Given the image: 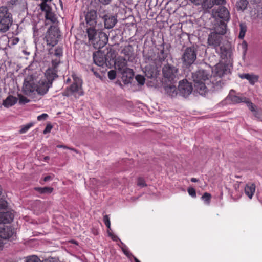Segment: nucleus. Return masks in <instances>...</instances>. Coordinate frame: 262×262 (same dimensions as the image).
<instances>
[{
    "label": "nucleus",
    "instance_id": "052dcab7",
    "mask_svg": "<svg viewBox=\"0 0 262 262\" xmlns=\"http://www.w3.org/2000/svg\"><path fill=\"white\" fill-rule=\"evenodd\" d=\"M254 115L256 118L262 121V112H256Z\"/></svg>",
    "mask_w": 262,
    "mask_h": 262
},
{
    "label": "nucleus",
    "instance_id": "2f4dec72",
    "mask_svg": "<svg viewBox=\"0 0 262 262\" xmlns=\"http://www.w3.org/2000/svg\"><path fill=\"white\" fill-rule=\"evenodd\" d=\"M255 190L254 184H247L245 188V192L247 195L251 199Z\"/></svg>",
    "mask_w": 262,
    "mask_h": 262
},
{
    "label": "nucleus",
    "instance_id": "79ce46f5",
    "mask_svg": "<svg viewBox=\"0 0 262 262\" xmlns=\"http://www.w3.org/2000/svg\"><path fill=\"white\" fill-rule=\"evenodd\" d=\"M135 79L137 81L138 84L141 85H144L145 79L143 76L137 75L135 76Z\"/></svg>",
    "mask_w": 262,
    "mask_h": 262
},
{
    "label": "nucleus",
    "instance_id": "e2e57ef3",
    "mask_svg": "<svg viewBox=\"0 0 262 262\" xmlns=\"http://www.w3.org/2000/svg\"><path fill=\"white\" fill-rule=\"evenodd\" d=\"M216 5H222L225 3V0H213Z\"/></svg>",
    "mask_w": 262,
    "mask_h": 262
},
{
    "label": "nucleus",
    "instance_id": "c03bdc74",
    "mask_svg": "<svg viewBox=\"0 0 262 262\" xmlns=\"http://www.w3.org/2000/svg\"><path fill=\"white\" fill-rule=\"evenodd\" d=\"M26 262H41L40 259L36 255L28 256Z\"/></svg>",
    "mask_w": 262,
    "mask_h": 262
},
{
    "label": "nucleus",
    "instance_id": "603ef678",
    "mask_svg": "<svg viewBox=\"0 0 262 262\" xmlns=\"http://www.w3.org/2000/svg\"><path fill=\"white\" fill-rule=\"evenodd\" d=\"M8 206V203L6 201L1 199L0 200V210L6 209Z\"/></svg>",
    "mask_w": 262,
    "mask_h": 262
},
{
    "label": "nucleus",
    "instance_id": "7ed1b4c3",
    "mask_svg": "<svg viewBox=\"0 0 262 262\" xmlns=\"http://www.w3.org/2000/svg\"><path fill=\"white\" fill-rule=\"evenodd\" d=\"M197 53V47L192 46L186 48L181 56L183 67L191 71L192 66L195 63L196 60Z\"/></svg>",
    "mask_w": 262,
    "mask_h": 262
},
{
    "label": "nucleus",
    "instance_id": "a18cd8bd",
    "mask_svg": "<svg viewBox=\"0 0 262 262\" xmlns=\"http://www.w3.org/2000/svg\"><path fill=\"white\" fill-rule=\"evenodd\" d=\"M18 96L19 98V103L20 104H24L30 102V100L27 97L21 94H19Z\"/></svg>",
    "mask_w": 262,
    "mask_h": 262
},
{
    "label": "nucleus",
    "instance_id": "6ab92c4d",
    "mask_svg": "<svg viewBox=\"0 0 262 262\" xmlns=\"http://www.w3.org/2000/svg\"><path fill=\"white\" fill-rule=\"evenodd\" d=\"M94 62L98 66H103L106 62V58L104 52L98 51L93 53Z\"/></svg>",
    "mask_w": 262,
    "mask_h": 262
},
{
    "label": "nucleus",
    "instance_id": "bb28decb",
    "mask_svg": "<svg viewBox=\"0 0 262 262\" xmlns=\"http://www.w3.org/2000/svg\"><path fill=\"white\" fill-rule=\"evenodd\" d=\"M127 60L123 57L118 58L115 62V68L119 72L125 70L127 68Z\"/></svg>",
    "mask_w": 262,
    "mask_h": 262
},
{
    "label": "nucleus",
    "instance_id": "a19ab883",
    "mask_svg": "<svg viewBox=\"0 0 262 262\" xmlns=\"http://www.w3.org/2000/svg\"><path fill=\"white\" fill-rule=\"evenodd\" d=\"M60 63V60L59 59L56 58V59H52V67L49 68V69H54L57 71V68Z\"/></svg>",
    "mask_w": 262,
    "mask_h": 262
},
{
    "label": "nucleus",
    "instance_id": "338daca9",
    "mask_svg": "<svg viewBox=\"0 0 262 262\" xmlns=\"http://www.w3.org/2000/svg\"><path fill=\"white\" fill-rule=\"evenodd\" d=\"M108 233L109 236L112 237V238L113 240L117 241L118 239L117 236L113 235L111 233H110L108 231Z\"/></svg>",
    "mask_w": 262,
    "mask_h": 262
},
{
    "label": "nucleus",
    "instance_id": "9d476101",
    "mask_svg": "<svg viewBox=\"0 0 262 262\" xmlns=\"http://www.w3.org/2000/svg\"><path fill=\"white\" fill-rule=\"evenodd\" d=\"M178 89L180 95L186 97L191 93L193 87L191 83L187 79H183L179 81Z\"/></svg>",
    "mask_w": 262,
    "mask_h": 262
},
{
    "label": "nucleus",
    "instance_id": "8fccbe9b",
    "mask_svg": "<svg viewBox=\"0 0 262 262\" xmlns=\"http://www.w3.org/2000/svg\"><path fill=\"white\" fill-rule=\"evenodd\" d=\"M202 199L204 200L207 203H209V201L211 199V194L207 192H205L202 196Z\"/></svg>",
    "mask_w": 262,
    "mask_h": 262
},
{
    "label": "nucleus",
    "instance_id": "dca6fc26",
    "mask_svg": "<svg viewBox=\"0 0 262 262\" xmlns=\"http://www.w3.org/2000/svg\"><path fill=\"white\" fill-rule=\"evenodd\" d=\"M51 86V83H48L45 79H41L36 84V92L38 94L43 96L48 92Z\"/></svg>",
    "mask_w": 262,
    "mask_h": 262
},
{
    "label": "nucleus",
    "instance_id": "4468645a",
    "mask_svg": "<svg viewBox=\"0 0 262 262\" xmlns=\"http://www.w3.org/2000/svg\"><path fill=\"white\" fill-rule=\"evenodd\" d=\"M161 65L156 64H149L144 67V72L148 78H156L159 74L158 67Z\"/></svg>",
    "mask_w": 262,
    "mask_h": 262
},
{
    "label": "nucleus",
    "instance_id": "412c9836",
    "mask_svg": "<svg viewBox=\"0 0 262 262\" xmlns=\"http://www.w3.org/2000/svg\"><path fill=\"white\" fill-rule=\"evenodd\" d=\"M215 13L217 16L223 21H228L230 20V13L227 9L224 6H219L216 10Z\"/></svg>",
    "mask_w": 262,
    "mask_h": 262
},
{
    "label": "nucleus",
    "instance_id": "4c0bfd02",
    "mask_svg": "<svg viewBox=\"0 0 262 262\" xmlns=\"http://www.w3.org/2000/svg\"><path fill=\"white\" fill-rule=\"evenodd\" d=\"M40 193H51L53 190L52 187H45L43 188L39 187L36 188Z\"/></svg>",
    "mask_w": 262,
    "mask_h": 262
},
{
    "label": "nucleus",
    "instance_id": "f704fd0d",
    "mask_svg": "<svg viewBox=\"0 0 262 262\" xmlns=\"http://www.w3.org/2000/svg\"><path fill=\"white\" fill-rule=\"evenodd\" d=\"M215 4L213 0H204L202 6L204 9H210Z\"/></svg>",
    "mask_w": 262,
    "mask_h": 262
},
{
    "label": "nucleus",
    "instance_id": "09e8293b",
    "mask_svg": "<svg viewBox=\"0 0 262 262\" xmlns=\"http://www.w3.org/2000/svg\"><path fill=\"white\" fill-rule=\"evenodd\" d=\"M116 77V72L115 70H111L108 72V77L110 80H114Z\"/></svg>",
    "mask_w": 262,
    "mask_h": 262
},
{
    "label": "nucleus",
    "instance_id": "bf43d9fd",
    "mask_svg": "<svg viewBox=\"0 0 262 262\" xmlns=\"http://www.w3.org/2000/svg\"><path fill=\"white\" fill-rule=\"evenodd\" d=\"M48 117V115L47 114H42L37 117V120L40 121L42 120H46Z\"/></svg>",
    "mask_w": 262,
    "mask_h": 262
},
{
    "label": "nucleus",
    "instance_id": "cd10ccee",
    "mask_svg": "<svg viewBox=\"0 0 262 262\" xmlns=\"http://www.w3.org/2000/svg\"><path fill=\"white\" fill-rule=\"evenodd\" d=\"M227 24L223 21H220V23L214 27V32L213 33H217L222 36L226 33Z\"/></svg>",
    "mask_w": 262,
    "mask_h": 262
},
{
    "label": "nucleus",
    "instance_id": "1a4fd4ad",
    "mask_svg": "<svg viewBox=\"0 0 262 262\" xmlns=\"http://www.w3.org/2000/svg\"><path fill=\"white\" fill-rule=\"evenodd\" d=\"M178 69L169 63L165 64L162 68L163 76L169 81H174L178 76Z\"/></svg>",
    "mask_w": 262,
    "mask_h": 262
},
{
    "label": "nucleus",
    "instance_id": "5701e85b",
    "mask_svg": "<svg viewBox=\"0 0 262 262\" xmlns=\"http://www.w3.org/2000/svg\"><path fill=\"white\" fill-rule=\"evenodd\" d=\"M14 219L13 214L10 211H0V224H8Z\"/></svg>",
    "mask_w": 262,
    "mask_h": 262
},
{
    "label": "nucleus",
    "instance_id": "a878e982",
    "mask_svg": "<svg viewBox=\"0 0 262 262\" xmlns=\"http://www.w3.org/2000/svg\"><path fill=\"white\" fill-rule=\"evenodd\" d=\"M163 88L165 93L171 97H174L178 94L176 86L172 83L164 84Z\"/></svg>",
    "mask_w": 262,
    "mask_h": 262
},
{
    "label": "nucleus",
    "instance_id": "f03ea898",
    "mask_svg": "<svg viewBox=\"0 0 262 262\" xmlns=\"http://www.w3.org/2000/svg\"><path fill=\"white\" fill-rule=\"evenodd\" d=\"M232 68V65L229 63L220 62L215 65V68L212 69L213 72H211L213 73L211 79H213L214 82L220 81L221 89L226 81L225 77L231 74Z\"/></svg>",
    "mask_w": 262,
    "mask_h": 262
},
{
    "label": "nucleus",
    "instance_id": "c9c22d12",
    "mask_svg": "<svg viewBox=\"0 0 262 262\" xmlns=\"http://www.w3.org/2000/svg\"><path fill=\"white\" fill-rule=\"evenodd\" d=\"M240 32L238 37L240 39H243L247 31V26L245 23H241L239 25Z\"/></svg>",
    "mask_w": 262,
    "mask_h": 262
},
{
    "label": "nucleus",
    "instance_id": "ea45409f",
    "mask_svg": "<svg viewBox=\"0 0 262 262\" xmlns=\"http://www.w3.org/2000/svg\"><path fill=\"white\" fill-rule=\"evenodd\" d=\"M229 98L230 99L231 101L234 103H240L241 102H244L243 100V98H241L238 96H235V95H229Z\"/></svg>",
    "mask_w": 262,
    "mask_h": 262
},
{
    "label": "nucleus",
    "instance_id": "4d7b16f0",
    "mask_svg": "<svg viewBox=\"0 0 262 262\" xmlns=\"http://www.w3.org/2000/svg\"><path fill=\"white\" fill-rule=\"evenodd\" d=\"M138 185L143 187L146 186V184H145L144 180L142 178H140L138 180Z\"/></svg>",
    "mask_w": 262,
    "mask_h": 262
},
{
    "label": "nucleus",
    "instance_id": "4be33fe9",
    "mask_svg": "<svg viewBox=\"0 0 262 262\" xmlns=\"http://www.w3.org/2000/svg\"><path fill=\"white\" fill-rule=\"evenodd\" d=\"M41 11L45 12V18L47 20H49L55 25H58V21L57 18L56 14L52 11L51 7Z\"/></svg>",
    "mask_w": 262,
    "mask_h": 262
},
{
    "label": "nucleus",
    "instance_id": "58836bf2",
    "mask_svg": "<svg viewBox=\"0 0 262 262\" xmlns=\"http://www.w3.org/2000/svg\"><path fill=\"white\" fill-rule=\"evenodd\" d=\"M121 244L123 245V247H121V249L123 253L129 258L134 257V255L128 250L126 246L122 242H121Z\"/></svg>",
    "mask_w": 262,
    "mask_h": 262
},
{
    "label": "nucleus",
    "instance_id": "69168bd1",
    "mask_svg": "<svg viewBox=\"0 0 262 262\" xmlns=\"http://www.w3.org/2000/svg\"><path fill=\"white\" fill-rule=\"evenodd\" d=\"M52 177H51V176H46V177H45L44 178V179H43V181H44L45 182H47V181H50V180H52Z\"/></svg>",
    "mask_w": 262,
    "mask_h": 262
},
{
    "label": "nucleus",
    "instance_id": "f257e3e1",
    "mask_svg": "<svg viewBox=\"0 0 262 262\" xmlns=\"http://www.w3.org/2000/svg\"><path fill=\"white\" fill-rule=\"evenodd\" d=\"M211 72H213L211 67L205 63L195 73L192 74L194 92L204 95L209 91H215L221 89L220 81L214 82V80L211 79Z\"/></svg>",
    "mask_w": 262,
    "mask_h": 262
},
{
    "label": "nucleus",
    "instance_id": "0e129e2a",
    "mask_svg": "<svg viewBox=\"0 0 262 262\" xmlns=\"http://www.w3.org/2000/svg\"><path fill=\"white\" fill-rule=\"evenodd\" d=\"M111 0H99V2L103 5H108L110 3Z\"/></svg>",
    "mask_w": 262,
    "mask_h": 262
},
{
    "label": "nucleus",
    "instance_id": "6e6552de",
    "mask_svg": "<svg viewBox=\"0 0 262 262\" xmlns=\"http://www.w3.org/2000/svg\"><path fill=\"white\" fill-rule=\"evenodd\" d=\"M171 46L170 43H166L164 41L161 43L158 48L159 52L157 54L158 57V62L159 65H161L163 62L165 61L166 59L170 54V51Z\"/></svg>",
    "mask_w": 262,
    "mask_h": 262
},
{
    "label": "nucleus",
    "instance_id": "49530a36",
    "mask_svg": "<svg viewBox=\"0 0 262 262\" xmlns=\"http://www.w3.org/2000/svg\"><path fill=\"white\" fill-rule=\"evenodd\" d=\"M52 0H42V3L39 5L40 8L41 10H43V9L48 8L51 6L47 4L48 2H51Z\"/></svg>",
    "mask_w": 262,
    "mask_h": 262
},
{
    "label": "nucleus",
    "instance_id": "864d4df0",
    "mask_svg": "<svg viewBox=\"0 0 262 262\" xmlns=\"http://www.w3.org/2000/svg\"><path fill=\"white\" fill-rule=\"evenodd\" d=\"M188 192L192 197H196V196L195 190L192 187H189L188 188Z\"/></svg>",
    "mask_w": 262,
    "mask_h": 262
},
{
    "label": "nucleus",
    "instance_id": "5fc2aeb1",
    "mask_svg": "<svg viewBox=\"0 0 262 262\" xmlns=\"http://www.w3.org/2000/svg\"><path fill=\"white\" fill-rule=\"evenodd\" d=\"M53 128V126L51 123H48L44 130L43 131V133L44 134H46L47 133H49L51 132V129Z\"/></svg>",
    "mask_w": 262,
    "mask_h": 262
},
{
    "label": "nucleus",
    "instance_id": "393cba45",
    "mask_svg": "<svg viewBox=\"0 0 262 262\" xmlns=\"http://www.w3.org/2000/svg\"><path fill=\"white\" fill-rule=\"evenodd\" d=\"M121 54L124 55L127 60L132 61L133 59L134 49L131 45H128L124 47L121 52Z\"/></svg>",
    "mask_w": 262,
    "mask_h": 262
},
{
    "label": "nucleus",
    "instance_id": "f8f14e48",
    "mask_svg": "<svg viewBox=\"0 0 262 262\" xmlns=\"http://www.w3.org/2000/svg\"><path fill=\"white\" fill-rule=\"evenodd\" d=\"M16 237V231L11 226H4L0 227V238L3 239H13Z\"/></svg>",
    "mask_w": 262,
    "mask_h": 262
},
{
    "label": "nucleus",
    "instance_id": "c85d7f7f",
    "mask_svg": "<svg viewBox=\"0 0 262 262\" xmlns=\"http://www.w3.org/2000/svg\"><path fill=\"white\" fill-rule=\"evenodd\" d=\"M239 76L241 79H246L248 80L249 83L252 85H254L258 79V76L253 74H250L249 73L239 74Z\"/></svg>",
    "mask_w": 262,
    "mask_h": 262
},
{
    "label": "nucleus",
    "instance_id": "de8ad7c7",
    "mask_svg": "<svg viewBox=\"0 0 262 262\" xmlns=\"http://www.w3.org/2000/svg\"><path fill=\"white\" fill-rule=\"evenodd\" d=\"M54 55L57 57H60L62 56V55H63L62 48L61 47H59L57 48L55 50Z\"/></svg>",
    "mask_w": 262,
    "mask_h": 262
},
{
    "label": "nucleus",
    "instance_id": "20e7f679",
    "mask_svg": "<svg viewBox=\"0 0 262 262\" xmlns=\"http://www.w3.org/2000/svg\"><path fill=\"white\" fill-rule=\"evenodd\" d=\"M13 23L12 15L7 7H0V32L8 31Z\"/></svg>",
    "mask_w": 262,
    "mask_h": 262
},
{
    "label": "nucleus",
    "instance_id": "b1692460",
    "mask_svg": "<svg viewBox=\"0 0 262 262\" xmlns=\"http://www.w3.org/2000/svg\"><path fill=\"white\" fill-rule=\"evenodd\" d=\"M57 73V72L55 70L48 68L46 71L45 77L43 79L48 83H51V85L52 86L53 81L58 77Z\"/></svg>",
    "mask_w": 262,
    "mask_h": 262
},
{
    "label": "nucleus",
    "instance_id": "6e6d98bb",
    "mask_svg": "<svg viewBox=\"0 0 262 262\" xmlns=\"http://www.w3.org/2000/svg\"><path fill=\"white\" fill-rule=\"evenodd\" d=\"M245 102L247 104L248 107L252 112H256L255 108H254V106L251 102L249 101H246Z\"/></svg>",
    "mask_w": 262,
    "mask_h": 262
},
{
    "label": "nucleus",
    "instance_id": "13d9d810",
    "mask_svg": "<svg viewBox=\"0 0 262 262\" xmlns=\"http://www.w3.org/2000/svg\"><path fill=\"white\" fill-rule=\"evenodd\" d=\"M33 29L34 37H38L40 35L39 30L36 28V26L33 27Z\"/></svg>",
    "mask_w": 262,
    "mask_h": 262
},
{
    "label": "nucleus",
    "instance_id": "2eb2a0df",
    "mask_svg": "<svg viewBox=\"0 0 262 262\" xmlns=\"http://www.w3.org/2000/svg\"><path fill=\"white\" fill-rule=\"evenodd\" d=\"M223 37L220 34L211 32L208 36L207 42L209 46L217 50V48L221 46Z\"/></svg>",
    "mask_w": 262,
    "mask_h": 262
},
{
    "label": "nucleus",
    "instance_id": "473e14b6",
    "mask_svg": "<svg viewBox=\"0 0 262 262\" xmlns=\"http://www.w3.org/2000/svg\"><path fill=\"white\" fill-rule=\"evenodd\" d=\"M216 52L220 55L221 57L223 59H224L227 57L228 55L229 54V50L225 46H222L220 47L219 50H216Z\"/></svg>",
    "mask_w": 262,
    "mask_h": 262
},
{
    "label": "nucleus",
    "instance_id": "f3484780",
    "mask_svg": "<svg viewBox=\"0 0 262 262\" xmlns=\"http://www.w3.org/2000/svg\"><path fill=\"white\" fill-rule=\"evenodd\" d=\"M97 11L93 9L89 10L85 15L86 24L94 27L97 24Z\"/></svg>",
    "mask_w": 262,
    "mask_h": 262
},
{
    "label": "nucleus",
    "instance_id": "0eeeda50",
    "mask_svg": "<svg viewBox=\"0 0 262 262\" xmlns=\"http://www.w3.org/2000/svg\"><path fill=\"white\" fill-rule=\"evenodd\" d=\"M73 80V83L62 93L63 96L69 97L72 94H74L75 96H78L79 97L83 95V91L82 88V80L78 77H74Z\"/></svg>",
    "mask_w": 262,
    "mask_h": 262
},
{
    "label": "nucleus",
    "instance_id": "37998d69",
    "mask_svg": "<svg viewBox=\"0 0 262 262\" xmlns=\"http://www.w3.org/2000/svg\"><path fill=\"white\" fill-rule=\"evenodd\" d=\"M33 125V123H32V122L29 123L25 125H24L23 126H22L21 128L19 130V133L20 134H23V133H26Z\"/></svg>",
    "mask_w": 262,
    "mask_h": 262
},
{
    "label": "nucleus",
    "instance_id": "423d86ee",
    "mask_svg": "<svg viewBox=\"0 0 262 262\" xmlns=\"http://www.w3.org/2000/svg\"><path fill=\"white\" fill-rule=\"evenodd\" d=\"M98 15L104 22V27L106 29L113 28L117 23V15L109 12L108 10L100 7L98 10Z\"/></svg>",
    "mask_w": 262,
    "mask_h": 262
},
{
    "label": "nucleus",
    "instance_id": "680f3d73",
    "mask_svg": "<svg viewBox=\"0 0 262 262\" xmlns=\"http://www.w3.org/2000/svg\"><path fill=\"white\" fill-rule=\"evenodd\" d=\"M195 5H201L204 0H190Z\"/></svg>",
    "mask_w": 262,
    "mask_h": 262
},
{
    "label": "nucleus",
    "instance_id": "aec40b11",
    "mask_svg": "<svg viewBox=\"0 0 262 262\" xmlns=\"http://www.w3.org/2000/svg\"><path fill=\"white\" fill-rule=\"evenodd\" d=\"M120 73L122 75V79L125 84L132 82L134 76V72L133 69L128 68Z\"/></svg>",
    "mask_w": 262,
    "mask_h": 262
},
{
    "label": "nucleus",
    "instance_id": "7c9ffc66",
    "mask_svg": "<svg viewBox=\"0 0 262 262\" xmlns=\"http://www.w3.org/2000/svg\"><path fill=\"white\" fill-rule=\"evenodd\" d=\"M94 27H91L86 29V32L88 34V38L90 41L91 43L95 39V37L98 34L99 30H96L94 28Z\"/></svg>",
    "mask_w": 262,
    "mask_h": 262
},
{
    "label": "nucleus",
    "instance_id": "e433bc0d",
    "mask_svg": "<svg viewBox=\"0 0 262 262\" xmlns=\"http://www.w3.org/2000/svg\"><path fill=\"white\" fill-rule=\"evenodd\" d=\"M98 69H95L92 66H89L87 68V71H90L92 72L94 75L97 77L99 78L101 80H103V76H101L99 72H98Z\"/></svg>",
    "mask_w": 262,
    "mask_h": 262
},
{
    "label": "nucleus",
    "instance_id": "9b49d317",
    "mask_svg": "<svg viewBox=\"0 0 262 262\" xmlns=\"http://www.w3.org/2000/svg\"><path fill=\"white\" fill-rule=\"evenodd\" d=\"M108 39L107 34L104 32L100 31L92 43L95 48L99 49L107 44Z\"/></svg>",
    "mask_w": 262,
    "mask_h": 262
},
{
    "label": "nucleus",
    "instance_id": "a211bd4d",
    "mask_svg": "<svg viewBox=\"0 0 262 262\" xmlns=\"http://www.w3.org/2000/svg\"><path fill=\"white\" fill-rule=\"evenodd\" d=\"M36 84H35L33 80H28L25 79L23 85V91L26 95H29L34 91H36Z\"/></svg>",
    "mask_w": 262,
    "mask_h": 262
},
{
    "label": "nucleus",
    "instance_id": "c756f323",
    "mask_svg": "<svg viewBox=\"0 0 262 262\" xmlns=\"http://www.w3.org/2000/svg\"><path fill=\"white\" fill-rule=\"evenodd\" d=\"M17 100L18 99L16 97L12 95H9L7 98L3 101V105L5 107L8 108L16 104Z\"/></svg>",
    "mask_w": 262,
    "mask_h": 262
},
{
    "label": "nucleus",
    "instance_id": "ddd939ff",
    "mask_svg": "<svg viewBox=\"0 0 262 262\" xmlns=\"http://www.w3.org/2000/svg\"><path fill=\"white\" fill-rule=\"evenodd\" d=\"M143 59L146 63L159 64L157 55L152 48L144 50L143 51Z\"/></svg>",
    "mask_w": 262,
    "mask_h": 262
},
{
    "label": "nucleus",
    "instance_id": "72a5a7b5",
    "mask_svg": "<svg viewBox=\"0 0 262 262\" xmlns=\"http://www.w3.org/2000/svg\"><path fill=\"white\" fill-rule=\"evenodd\" d=\"M249 2L247 0H239L237 1L236 4V6L237 10L244 11L247 8V5Z\"/></svg>",
    "mask_w": 262,
    "mask_h": 262
},
{
    "label": "nucleus",
    "instance_id": "774afa93",
    "mask_svg": "<svg viewBox=\"0 0 262 262\" xmlns=\"http://www.w3.org/2000/svg\"><path fill=\"white\" fill-rule=\"evenodd\" d=\"M57 148H64V149H67L68 148V146H67L66 145H57Z\"/></svg>",
    "mask_w": 262,
    "mask_h": 262
},
{
    "label": "nucleus",
    "instance_id": "3c124183",
    "mask_svg": "<svg viewBox=\"0 0 262 262\" xmlns=\"http://www.w3.org/2000/svg\"><path fill=\"white\" fill-rule=\"evenodd\" d=\"M103 221L104 222L105 225L106 226L108 229H110V221L108 215H105L103 217Z\"/></svg>",
    "mask_w": 262,
    "mask_h": 262
},
{
    "label": "nucleus",
    "instance_id": "39448f33",
    "mask_svg": "<svg viewBox=\"0 0 262 262\" xmlns=\"http://www.w3.org/2000/svg\"><path fill=\"white\" fill-rule=\"evenodd\" d=\"M61 37V32L58 25H51L48 28L46 33L44 39L47 42V45L52 47L56 46Z\"/></svg>",
    "mask_w": 262,
    "mask_h": 262
}]
</instances>
